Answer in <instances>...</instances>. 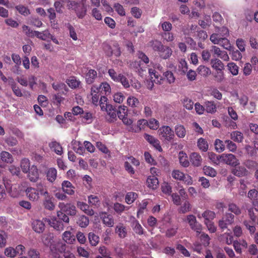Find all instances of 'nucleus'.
Here are the masks:
<instances>
[{"label": "nucleus", "instance_id": "nucleus-33", "mask_svg": "<svg viewBox=\"0 0 258 258\" xmlns=\"http://www.w3.org/2000/svg\"><path fill=\"white\" fill-rule=\"evenodd\" d=\"M179 163L181 166L187 167L189 165V162L187 159V156L183 151H180L178 154Z\"/></svg>", "mask_w": 258, "mask_h": 258}, {"label": "nucleus", "instance_id": "nucleus-34", "mask_svg": "<svg viewBox=\"0 0 258 258\" xmlns=\"http://www.w3.org/2000/svg\"><path fill=\"white\" fill-rule=\"evenodd\" d=\"M205 110L208 113H214L217 110V105L214 101H208L205 102Z\"/></svg>", "mask_w": 258, "mask_h": 258}, {"label": "nucleus", "instance_id": "nucleus-15", "mask_svg": "<svg viewBox=\"0 0 258 258\" xmlns=\"http://www.w3.org/2000/svg\"><path fill=\"white\" fill-rule=\"evenodd\" d=\"M211 48L214 54L217 57H220L224 61L229 60L230 58L226 51L222 50L219 47L215 45L212 46Z\"/></svg>", "mask_w": 258, "mask_h": 258}, {"label": "nucleus", "instance_id": "nucleus-19", "mask_svg": "<svg viewBox=\"0 0 258 258\" xmlns=\"http://www.w3.org/2000/svg\"><path fill=\"white\" fill-rule=\"evenodd\" d=\"M90 95L91 96L92 103L95 106L98 105L100 96L99 90L98 89V86L93 85L91 87Z\"/></svg>", "mask_w": 258, "mask_h": 258}, {"label": "nucleus", "instance_id": "nucleus-2", "mask_svg": "<svg viewBox=\"0 0 258 258\" xmlns=\"http://www.w3.org/2000/svg\"><path fill=\"white\" fill-rule=\"evenodd\" d=\"M47 188L46 185L42 182L38 183L36 188L28 187L26 188L25 192L27 198L31 201H37L39 199V188Z\"/></svg>", "mask_w": 258, "mask_h": 258}, {"label": "nucleus", "instance_id": "nucleus-1", "mask_svg": "<svg viewBox=\"0 0 258 258\" xmlns=\"http://www.w3.org/2000/svg\"><path fill=\"white\" fill-rule=\"evenodd\" d=\"M152 48L155 51H158L159 56L164 59L170 57L173 52L171 48L163 45L161 42L158 41H155L153 42Z\"/></svg>", "mask_w": 258, "mask_h": 258}, {"label": "nucleus", "instance_id": "nucleus-53", "mask_svg": "<svg viewBox=\"0 0 258 258\" xmlns=\"http://www.w3.org/2000/svg\"><path fill=\"white\" fill-rule=\"evenodd\" d=\"M221 240L227 244H231L233 241V236L231 232L225 233L221 235Z\"/></svg>", "mask_w": 258, "mask_h": 258}, {"label": "nucleus", "instance_id": "nucleus-43", "mask_svg": "<svg viewBox=\"0 0 258 258\" xmlns=\"http://www.w3.org/2000/svg\"><path fill=\"white\" fill-rule=\"evenodd\" d=\"M117 115L119 119L121 118L127 116L128 109L127 107L124 105H120L118 107V110H116Z\"/></svg>", "mask_w": 258, "mask_h": 258}, {"label": "nucleus", "instance_id": "nucleus-63", "mask_svg": "<svg viewBox=\"0 0 258 258\" xmlns=\"http://www.w3.org/2000/svg\"><path fill=\"white\" fill-rule=\"evenodd\" d=\"M68 84L70 87L76 88L79 87L81 82L79 80L76 79V78L72 77L68 80Z\"/></svg>", "mask_w": 258, "mask_h": 258}, {"label": "nucleus", "instance_id": "nucleus-4", "mask_svg": "<svg viewBox=\"0 0 258 258\" xmlns=\"http://www.w3.org/2000/svg\"><path fill=\"white\" fill-rule=\"evenodd\" d=\"M40 194L44 197L43 205L44 208L49 211H53L55 208V204L52 201V197L48 192L47 188H39Z\"/></svg>", "mask_w": 258, "mask_h": 258}, {"label": "nucleus", "instance_id": "nucleus-27", "mask_svg": "<svg viewBox=\"0 0 258 258\" xmlns=\"http://www.w3.org/2000/svg\"><path fill=\"white\" fill-rule=\"evenodd\" d=\"M49 147L51 150L54 152L56 154L58 155L62 154V148L59 143L56 141H52L49 144Z\"/></svg>", "mask_w": 258, "mask_h": 258}, {"label": "nucleus", "instance_id": "nucleus-10", "mask_svg": "<svg viewBox=\"0 0 258 258\" xmlns=\"http://www.w3.org/2000/svg\"><path fill=\"white\" fill-rule=\"evenodd\" d=\"M64 2H66L68 3H70L69 6V7L76 6V7L75 8L76 13L77 16L79 18H83L86 14V8L85 5L83 4L82 5H78L77 3L75 1H71L70 0H63Z\"/></svg>", "mask_w": 258, "mask_h": 258}, {"label": "nucleus", "instance_id": "nucleus-6", "mask_svg": "<svg viewBox=\"0 0 258 258\" xmlns=\"http://www.w3.org/2000/svg\"><path fill=\"white\" fill-rule=\"evenodd\" d=\"M171 176L174 179L182 180L186 184L190 185L192 183V179L191 176L188 175H185L179 170H173L171 173Z\"/></svg>", "mask_w": 258, "mask_h": 258}, {"label": "nucleus", "instance_id": "nucleus-8", "mask_svg": "<svg viewBox=\"0 0 258 258\" xmlns=\"http://www.w3.org/2000/svg\"><path fill=\"white\" fill-rule=\"evenodd\" d=\"M58 207L61 211L70 216H75L77 214L76 207L72 203L59 202L58 204Z\"/></svg>", "mask_w": 258, "mask_h": 258}, {"label": "nucleus", "instance_id": "nucleus-41", "mask_svg": "<svg viewBox=\"0 0 258 258\" xmlns=\"http://www.w3.org/2000/svg\"><path fill=\"white\" fill-rule=\"evenodd\" d=\"M231 139L235 142L240 143L243 139V134L238 131L232 132L230 134Z\"/></svg>", "mask_w": 258, "mask_h": 258}, {"label": "nucleus", "instance_id": "nucleus-5", "mask_svg": "<svg viewBox=\"0 0 258 258\" xmlns=\"http://www.w3.org/2000/svg\"><path fill=\"white\" fill-rule=\"evenodd\" d=\"M154 69L150 68L148 70L149 74L152 79L154 78V82L156 84H161L163 80L162 77L159 72L163 71V67L159 64H155L153 66Z\"/></svg>", "mask_w": 258, "mask_h": 258}, {"label": "nucleus", "instance_id": "nucleus-52", "mask_svg": "<svg viewBox=\"0 0 258 258\" xmlns=\"http://www.w3.org/2000/svg\"><path fill=\"white\" fill-rule=\"evenodd\" d=\"M197 71L199 74L203 76H207L211 74V72L210 68L205 66H200L198 69Z\"/></svg>", "mask_w": 258, "mask_h": 258}, {"label": "nucleus", "instance_id": "nucleus-28", "mask_svg": "<svg viewBox=\"0 0 258 258\" xmlns=\"http://www.w3.org/2000/svg\"><path fill=\"white\" fill-rule=\"evenodd\" d=\"M211 64L212 68L216 71H222L224 69L223 63L218 58L212 59Z\"/></svg>", "mask_w": 258, "mask_h": 258}, {"label": "nucleus", "instance_id": "nucleus-12", "mask_svg": "<svg viewBox=\"0 0 258 258\" xmlns=\"http://www.w3.org/2000/svg\"><path fill=\"white\" fill-rule=\"evenodd\" d=\"M186 220L189 225L190 228L200 234L202 230V225L197 222L196 217L193 215H189L187 216Z\"/></svg>", "mask_w": 258, "mask_h": 258}, {"label": "nucleus", "instance_id": "nucleus-64", "mask_svg": "<svg viewBox=\"0 0 258 258\" xmlns=\"http://www.w3.org/2000/svg\"><path fill=\"white\" fill-rule=\"evenodd\" d=\"M147 126L152 130H157L159 126V122L154 118H151L148 121Z\"/></svg>", "mask_w": 258, "mask_h": 258}, {"label": "nucleus", "instance_id": "nucleus-13", "mask_svg": "<svg viewBox=\"0 0 258 258\" xmlns=\"http://www.w3.org/2000/svg\"><path fill=\"white\" fill-rule=\"evenodd\" d=\"M104 111L106 112V118L108 122H113L117 120L116 109L112 105L108 106Z\"/></svg>", "mask_w": 258, "mask_h": 258}, {"label": "nucleus", "instance_id": "nucleus-39", "mask_svg": "<svg viewBox=\"0 0 258 258\" xmlns=\"http://www.w3.org/2000/svg\"><path fill=\"white\" fill-rule=\"evenodd\" d=\"M20 166L24 173H28L31 168L29 160L27 158L22 159L20 162Z\"/></svg>", "mask_w": 258, "mask_h": 258}, {"label": "nucleus", "instance_id": "nucleus-37", "mask_svg": "<svg viewBox=\"0 0 258 258\" xmlns=\"http://www.w3.org/2000/svg\"><path fill=\"white\" fill-rule=\"evenodd\" d=\"M247 170L244 167L239 166L232 170V173L234 175L238 176H244L247 174Z\"/></svg>", "mask_w": 258, "mask_h": 258}, {"label": "nucleus", "instance_id": "nucleus-54", "mask_svg": "<svg viewBox=\"0 0 258 258\" xmlns=\"http://www.w3.org/2000/svg\"><path fill=\"white\" fill-rule=\"evenodd\" d=\"M224 49L228 50H231L232 46L229 40L226 37H223L221 40L220 44H218Z\"/></svg>", "mask_w": 258, "mask_h": 258}, {"label": "nucleus", "instance_id": "nucleus-30", "mask_svg": "<svg viewBox=\"0 0 258 258\" xmlns=\"http://www.w3.org/2000/svg\"><path fill=\"white\" fill-rule=\"evenodd\" d=\"M1 160L7 164H12L14 161L13 156L8 152L2 151L0 153Z\"/></svg>", "mask_w": 258, "mask_h": 258}, {"label": "nucleus", "instance_id": "nucleus-32", "mask_svg": "<svg viewBox=\"0 0 258 258\" xmlns=\"http://www.w3.org/2000/svg\"><path fill=\"white\" fill-rule=\"evenodd\" d=\"M99 93L102 94L107 95L111 92V88L110 85L106 82L102 83L99 87H98Z\"/></svg>", "mask_w": 258, "mask_h": 258}, {"label": "nucleus", "instance_id": "nucleus-46", "mask_svg": "<svg viewBox=\"0 0 258 258\" xmlns=\"http://www.w3.org/2000/svg\"><path fill=\"white\" fill-rule=\"evenodd\" d=\"M198 147L200 150L202 151L206 152L208 149V144L205 139L201 138H200L197 143Z\"/></svg>", "mask_w": 258, "mask_h": 258}, {"label": "nucleus", "instance_id": "nucleus-49", "mask_svg": "<svg viewBox=\"0 0 258 258\" xmlns=\"http://www.w3.org/2000/svg\"><path fill=\"white\" fill-rule=\"evenodd\" d=\"M227 67L228 70L233 76H236L238 74L239 67L234 62H229L227 64Z\"/></svg>", "mask_w": 258, "mask_h": 258}, {"label": "nucleus", "instance_id": "nucleus-29", "mask_svg": "<svg viewBox=\"0 0 258 258\" xmlns=\"http://www.w3.org/2000/svg\"><path fill=\"white\" fill-rule=\"evenodd\" d=\"M202 157L199 154L196 152H194L190 154V161L195 166L198 167L200 166L202 163Z\"/></svg>", "mask_w": 258, "mask_h": 258}, {"label": "nucleus", "instance_id": "nucleus-24", "mask_svg": "<svg viewBox=\"0 0 258 258\" xmlns=\"http://www.w3.org/2000/svg\"><path fill=\"white\" fill-rule=\"evenodd\" d=\"M78 207L89 216H92L94 214V211L92 209H91L89 206L85 203L78 202L77 203Z\"/></svg>", "mask_w": 258, "mask_h": 258}, {"label": "nucleus", "instance_id": "nucleus-9", "mask_svg": "<svg viewBox=\"0 0 258 258\" xmlns=\"http://www.w3.org/2000/svg\"><path fill=\"white\" fill-rule=\"evenodd\" d=\"M234 216L229 213H226L221 220L219 221V226L222 230L226 229L229 225L234 222Z\"/></svg>", "mask_w": 258, "mask_h": 258}, {"label": "nucleus", "instance_id": "nucleus-20", "mask_svg": "<svg viewBox=\"0 0 258 258\" xmlns=\"http://www.w3.org/2000/svg\"><path fill=\"white\" fill-rule=\"evenodd\" d=\"M62 191L69 195H73L75 193V187L69 181H63L61 184Z\"/></svg>", "mask_w": 258, "mask_h": 258}, {"label": "nucleus", "instance_id": "nucleus-31", "mask_svg": "<svg viewBox=\"0 0 258 258\" xmlns=\"http://www.w3.org/2000/svg\"><path fill=\"white\" fill-rule=\"evenodd\" d=\"M62 238L63 241L69 244H72L75 241V236L69 231H66L62 234Z\"/></svg>", "mask_w": 258, "mask_h": 258}, {"label": "nucleus", "instance_id": "nucleus-59", "mask_svg": "<svg viewBox=\"0 0 258 258\" xmlns=\"http://www.w3.org/2000/svg\"><path fill=\"white\" fill-rule=\"evenodd\" d=\"M202 216L205 219V221H211L215 217V214L211 211H206L202 214Z\"/></svg>", "mask_w": 258, "mask_h": 258}, {"label": "nucleus", "instance_id": "nucleus-26", "mask_svg": "<svg viewBox=\"0 0 258 258\" xmlns=\"http://www.w3.org/2000/svg\"><path fill=\"white\" fill-rule=\"evenodd\" d=\"M147 186L153 189H157L159 185V181L155 176H149L147 179Z\"/></svg>", "mask_w": 258, "mask_h": 258}, {"label": "nucleus", "instance_id": "nucleus-35", "mask_svg": "<svg viewBox=\"0 0 258 258\" xmlns=\"http://www.w3.org/2000/svg\"><path fill=\"white\" fill-rule=\"evenodd\" d=\"M97 77V72L94 70L90 69L86 75L85 79L87 84H91L94 81Z\"/></svg>", "mask_w": 258, "mask_h": 258}, {"label": "nucleus", "instance_id": "nucleus-11", "mask_svg": "<svg viewBox=\"0 0 258 258\" xmlns=\"http://www.w3.org/2000/svg\"><path fill=\"white\" fill-rule=\"evenodd\" d=\"M43 220L57 231H61L64 229L62 222L58 220L55 217L43 218Z\"/></svg>", "mask_w": 258, "mask_h": 258}, {"label": "nucleus", "instance_id": "nucleus-22", "mask_svg": "<svg viewBox=\"0 0 258 258\" xmlns=\"http://www.w3.org/2000/svg\"><path fill=\"white\" fill-rule=\"evenodd\" d=\"M28 172V177L31 181L35 182L38 180L39 173L36 166H32Z\"/></svg>", "mask_w": 258, "mask_h": 258}, {"label": "nucleus", "instance_id": "nucleus-62", "mask_svg": "<svg viewBox=\"0 0 258 258\" xmlns=\"http://www.w3.org/2000/svg\"><path fill=\"white\" fill-rule=\"evenodd\" d=\"M191 209V206L188 201H185L180 207L179 212L182 214L186 213L190 211Z\"/></svg>", "mask_w": 258, "mask_h": 258}, {"label": "nucleus", "instance_id": "nucleus-55", "mask_svg": "<svg viewBox=\"0 0 258 258\" xmlns=\"http://www.w3.org/2000/svg\"><path fill=\"white\" fill-rule=\"evenodd\" d=\"M49 36H50V34L48 30H45L41 32L36 31L35 35V36L42 40H46L47 38H49Z\"/></svg>", "mask_w": 258, "mask_h": 258}, {"label": "nucleus", "instance_id": "nucleus-42", "mask_svg": "<svg viewBox=\"0 0 258 258\" xmlns=\"http://www.w3.org/2000/svg\"><path fill=\"white\" fill-rule=\"evenodd\" d=\"M107 101L108 99L105 96H101L100 97L99 104L100 105L101 110L102 111H104L105 110H106L108 106L111 105V104H109Z\"/></svg>", "mask_w": 258, "mask_h": 258}, {"label": "nucleus", "instance_id": "nucleus-48", "mask_svg": "<svg viewBox=\"0 0 258 258\" xmlns=\"http://www.w3.org/2000/svg\"><path fill=\"white\" fill-rule=\"evenodd\" d=\"M89 223V218L84 215L80 216L77 221V224L82 228L86 227Z\"/></svg>", "mask_w": 258, "mask_h": 258}, {"label": "nucleus", "instance_id": "nucleus-21", "mask_svg": "<svg viewBox=\"0 0 258 258\" xmlns=\"http://www.w3.org/2000/svg\"><path fill=\"white\" fill-rule=\"evenodd\" d=\"M131 227L133 231L139 235H142L144 234V229L140 224L139 222L133 217L131 219Z\"/></svg>", "mask_w": 258, "mask_h": 258}, {"label": "nucleus", "instance_id": "nucleus-25", "mask_svg": "<svg viewBox=\"0 0 258 258\" xmlns=\"http://www.w3.org/2000/svg\"><path fill=\"white\" fill-rule=\"evenodd\" d=\"M115 232L121 238L125 237L127 235L126 228L122 223H119L116 226Z\"/></svg>", "mask_w": 258, "mask_h": 258}, {"label": "nucleus", "instance_id": "nucleus-16", "mask_svg": "<svg viewBox=\"0 0 258 258\" xmlns=\"http://www.w3.org/2000/svg\"><path fill=\"white\" fill-rule=\"evenodd\" d=\"M100 218L102 219L103 224L109 227H112L114 225V220L112 215L106 212H101L99 214Z\"/></svg>", "mask_w": 258, "mask_h": 258}, {"label": "nucleus", "instance_id": "nucleus-18", "mask_svg": "<svg viewBox=\"0 0 258 258\" xmlns=\"http://www.w3.org/2000/svg\"><path fill=\"white\" fill-rule=\"evenodd\" d=\"M44 222L45 221L43 220V219L42 221L40 220H33L32 223L33 230L36 233H42L45 229V224Z\"/></svg>", "mask_w": 258, "mask_h": 258}, {"label": "nucleus", "instance_id": "nucleus-40", "mask_svg": "<svg viewBox=\"0 0 258 258\" xmlns=\"http://www.w3.org/2000/svg\"><path fill=\"white\" fill-rule=\"evenodd\" d=\"M212 23L211 17L210 15H206L204 16V20H199V24L203 28H206L211 25Z\"/></svg>", "mask_w": 258, "mask_h": 258}, {"label": "nucleus", "instance_id": "nucleus-61", "mask_svg": "<svg viewBox=\"0 0 258 258\" xmlns=\"http://www.w3.org/2000/svg\"><path fill=\"white\" fill-rule=\"evenodd\" d=\"M113 8L119 15L120 16H125V10L121 5L119 3H115L114 5Z\"/></svg>", "mask_w": 258, "mask_h": 258}, {"label": "nucleus", "instance_id": "nucleus-17", "mask_svg": "<svg viewBox=\"0 0 258 258\" xmlns=\"http://www.w3.org/2000/svg\"><path fill=\"white\" fill-rule=\"evenodd\" d=\"M144 137L145 140L152 145L159 152L162 151V149L160 145V142L158 139L147 134H145Z\"/></svg>", "mask_w": 258, "mask_h": 258}, {"label": "nucleus", "instance_id": "nucleus-57", "mask_svg": "<svg viewBox=\"0 0 258 258\" xmlns=\"http://www.w3.org/2000/svg\"><path fill=\"white\" fill-rule=\"evenodd\" d=\"M217 32L213 33L210 37V41L214 44H220V40L223 38Z\"/></svg>", "mask_w": 258, "mask_h": 258}, {"label": "nucleus", "instance_id": "nucleus-45", "mask_svg": "<svg viewBox=\"0 0 258 258\" xmlns=\"http://www.w3.org/2000/svg\"><path fill=\"white\" fill-rule=\"evenodd\" d=\"M138 197V195L134 192H127L125 196V202L130 205L134 203Z\"/></svg>", "mask_w": 258, "mask_h": 258}, {"label": "nucleus", "instance_id": "nucleus-23", "mask_svg": "<svg viewBox=\"0 0 258 258\" xmlns=\"http://www.w3.org/2000/svg\"><path fill=\"white\" fill-rule=\"evenodd\" d=\"M50 248L55 258H61L59 256L58 252L61 253L63 251H64L66 248V245L62 244L60 245L59 244H58L56 245L54 244H51L50 246Z\"/></svg>", "mask_w": 258, "mask_h": 258}, {"label": "nucleus", "instance_id": "nucleus-3", "mask_svg": "<svg viewBox=\"0 0 258 258\" xmlns=\"http://www.w3.org/2000/svg\"><path fill=\"white\" fill-rule=\"evenodd\" d=\"M213 156L216 157L218 161L232 166H236L239 164V160L232 154H222L221 155L212 154V156Z\"/></svg>", "mask_w": 258, "mask_h": 258}, {"label": "nucleus", "instance_id": "nucleus-58", "mask_svg": "<svg viewBox=\"0 0 258 258\" xmlns=\"http://www.w3.org/2000/svg\"><path fill=\"white\" fill-rule=\"evenodd\" d=\"M214 145L216 150L219 153L222 152L225 150V146L223 141L219 139H216L215 140Z\"/></svg>", "mask_w": 258, "mask_h": 258}, {"label": "nucleus", "instance_id": "nucleus-14", "mask_svg": "<svg viewBox=\"0 0 258 258\" xmlns=\"http://www.w3.org/2000/svg\"><path fill=\"white\" fill-rule=\"evenodd\" d=\"M104 49L108 56H111L114 54L115 56L118 57L121 54L120 48L117 43L114 44L112 48L106 45L104 47Z\"/></svg>", "mask_w": 258, "mask_h": 258}, {"label": "nucleus", "instance_id": "nucleus-36", "mask_svg": "<svg viewBox=\"0 0 258 258\" xmlns=\"http://www.w3.org/2000/svg\"><path fill=\"white\" fill-rule=\"evenodd\" d=\"M57 176V170L54 168L48 169L46 172L47 179L50 182H53L56 179Z\"/></svg>", "mask_w": 258, "mask_h": 258}, {"label": "nucleus", "instance_id": "nucleus-38", "mask_svg": "<svg viewBox=\"0 0 258 258\" xmlns=\"http://www.w3.org/2000/svg\"><path fill=\"white\" fill-rule=\"evenodd\" d=\"M175 132L176 136L180 138H183L186 135V130L184 126L180 124L175 126Z\"/></svg>", "mask_w": 258, "mask_h": 258}, {"label": "nucleus", "instance_id": "nucleus-47", "mask_svg": "<svg viewBox=\"0 0 258 258\" xmlns=\"http://www.w3.org/2000/svg\"><path fill=\"white\" fill-rule=\"evenodd\" d=\"M88 203L91 206L98 207L100 204L99 197L95 195H90L88 197Z\"/></svg>", "mask_w": 258, "mask_h": 258}, {"label": "nucleus", "instance_id": "nucleus-7", "mask_svg": "<svg viewBox=\"0 0 258 258\" xmlns=\"http://www.w3.org/2000/svg\"><path fill=\"white\" fill-rule=\"evenodd\" d=\"M158 133L162 139L167 141H171L174 137V132L169 126H162L159 129Z\"/></svg>", "mask_w": 258, "mask_h": 258}, {"label": "nucleus", "instance_id": "nucleus-60", "mask_svg": "<svg viewBox=\"0 0 258 258\" xmlns=\"http://www.w3.org/2000/svg\"><path fill=\"white\" fill-rule=\"evenodd\" d=\"M203 171L205 175L211 177H215L217 174L216 170L210 166H206L204 167Z\"/></svg>", "mask_w": 258, "mask_h": 258}, {"label": "nucleus", "instance_id": "nucleus-44", "mask_svg": "<svg viewBox=\"0 0 258 258\" xmlns=\"http://www.w3.org/2000/svg\"><path fill=\"white\" fill-rule=\"evenodd\" d=\"M140 102L136 97L130 96L127 99V104L132 108H136L139 105Z\"/></svg>", "mask_w": 258, "mask_h": 258}, {"label": "nucleus", "instance_id": "nucleus-51", "mask_svg": "<svg viewBox=\"0 0 258 258\" xmlns=\"http://www.w3.org/2000/svg\"><path fill=\"white\" fill-rule=\"evenodd\" d=\"M113 209L115 212L120 214L123 211L128 210L129 209V207H126L121 204L116 203L114 204Z\"/></svg>", "mask_w": 258, "mask_h": 258}, {"label": "nucleus", "instance_id": "nucleus-56", "mask_svg": "<svg viewBox=\"0 0 258 258\" xmlns=\"http://www.w3.org/2000/svg\"><path fill=\"white\" fill-rule=\"evenodd\" d=\"M23 32L29 37H34L36 31H33L29 26L23 25L22 27Z\"/></svg>", "mask_w": 258, "mask_h": 258}, {"label": "nucleus", "instance_id": "nucleus-50", "mask_svg": "<svg viewBox=\"0 0 258 258\" xmlns=\"http://www.w3.org/2000/svg\"><path fill=\"white\" fill-rule=\"evenodd\" d=\"M89 242L92 246H96L99 241V237L93 232L88 234Z\"/></svg>", "mask_w": 258, "mask_h": 258}]
</instances>
